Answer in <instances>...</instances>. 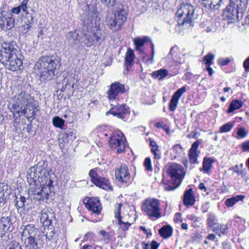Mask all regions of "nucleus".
I'll return each instance as SVG.
<instances>
[{"instance_id": "obj_1", "label": "nucleus", "mask_w": 249, "mask_h": 249, "mask_svg": "<svg viewBox=\"0 0 249 249\" xmlns=\"http://www.w3.org/2000/svg\"><path fill=\"white\" fill-rule=\"evenodd\" d=\"M47 166V162L41 160L30 167L27 172L28 194L36 201L49 203L54 198L53 181L48 172Z\"/></svg>"}, {"instance_id": "obj_2", "label": "nucleus", "mask_w": 249, "mask_h": 249, "mask_svg": "<svg viewBox=\"0 0 249 249\" xmlns=\"http://www.w3.org/2000/svg\"><path fill=\"white\" fill-rule=\"evenodd\" d=\"M8 108L14 114L27 115L28 121L35 118V109L38 110V103L25 88H21L16 92L10 98Z\"/></svg>"}, {"instance_id": "obj_3", "label": "nucleus", "mask_w": 249, "mask_h": 249, "mask_svg": "<svg viewBox=\"0 0 249 249\" xmlns=\"http://www.w3.org/2000/svg\"><path fill=\"white\" fill-rule=\"evenodd\" d=\"M23 59L15 41L6 42L0 40V62L7 69L13 71L21 70Z\"/></svg>"}, {"instance_id": "obj_4", "label": "nucleus", "mask_w": 249, "mask_h": 249, "mask_svg": "<svg viewBox=\"0 0 249 249\" xmlns=\"http://www.w3.org/2000/svg\"><path fill=\"white\" fill-rule=\"evenodd\" d=\"M60 58L55 55L44 56L39 58L35 64L38 75L43 81L52 80L56 71L60 67Z\"/></svg>"}, {"instance_id": "obj_5", "label": "nucleus", "mask_w": 249, "mask_h": 249, "mask_svg": "<svg viewBox=\"0 0 249 249\" xmlns=\"http://www.w3.org/2000/svg\"><path fill=\"white\" fill-rule=\"evenodd\" d=\"M117 0H101L107 7L113 9L114 12L112 16H108L107 19V24L110 29L116 31L121 29L123 23L126 20L127 13L122 4L116 6Z\"/></svg>"}, {"instance_id": "obj_6", "label": "nucleus", "mask_w": 249, "mask_h": 249, "mask_svg": "<svg viewBox=\"0 0 249 249\" xmlns=\"http://www.w3.org/2000/svg\"><path fill=\"white\" fill-rule=\"evenodd\" d=\"M247 2L243 0H230L229 4L223 12L229 19L242 18L246 10Z\"/></svg>"}, {"instance_id": "obj_7", "label": "nucleus", "mask_w": 249, "mask_h": 249, "mask_svg": "<svg viewBox=\"0 0 249 249\" xmlns=\"http://www.w3.org/2000/svg\"><path fill=\"white\" fill-rule=\"evenodd\" d=\"M195 8L188 3H182L178 8L176 16L178 18V24L187 27L194 26Z\"/></svg>"}, {"instance_id": "obj_8", "label": "nucleus", "mask_w": 249, "mask_h": 249, "mask_svg": "<svg viewBox=\"0 0 249 249\" xmlns=\"http://www.w3.org/2000/svg\"><path fill=\"white\" fill-rule=\"evenodd\" d=\"M159 200L155 198L146 199L143 203L142 210L150 217L157 219L161 216Z\"/></svg>"}, {"instance_id": "obj_9", "label": "nucleus", "mask_w": 249, "mask_h": 249, "mask_svg": "<svg viewBox=\"0 0 249 249\" xmlns=\"http://www.w3.org/2000/svg\"><path fill=\"white\" fill-rule=\"evenodd\" d=\"M109 114H112L125 122H129L132 119L129 107L125 104L118 105L111 108L106 113L107 115Z\"/></svg>"}, {"instance_id": "obj_10", "label": "nucleus", "mask_w": 249, "mask_h": 249, "mask_svg": "<svg viewBox=\"0 0 249 249\" xmlns=\"http://www.w3.org/2000/svg\"><path fill=\"white\" fill-rule=\"evenodd\" d=\"M167 173L177 186H179L185 175L182 166L176 163H171L167 169Z\"/></svg>"}, {"instance_id": "obj_11", "label": "nucleus", "mask_w": 249, "mask_h": 249, "mask_svg": "<svg viewBox=\"0 0 249 249\" xmlns=\"http://www.w3.org/2000/svg\"><path fill=\"white\" fill-rule=\"evenodd\" d=\"M109 143L111 148L116 149L118 153H122L125 151V143L123 133L120 131L112 133L109 137Z\"/></svg>"}, {"instance_id": "obj_12", "label": "nucleus", "mask_w": 249, "mask_h": 249, "mask_svg": "<svg viewBox=\"0 0 249 249\" xmlns=\"http://www.w3.org/2000/svg\"><path fill=\"white\" fill-rule=\"evenodd\" d=\"M126 90L124 85L119 82H115L110 86V89L107 91V97L109 100H119V95L125 93Z\"/></svg>"}, {"instance_id": "obj_13", "label": "nucleus", "mask_w": 249, "mask_h": 249, "mask_svg": "<svg viewBox=\"0 0 249 249\" xmlns=\"http://www.w3.org/2000/svg\"><path fill=\"white\" fill-rule=\"evenodd\" d=\"M15 18L12 13L5 11L0 13V27L5 31L9 30L15 26Z\"/></svg>"}, {"instance_id": "obj_14", "label": "nucleus", "mask_w": 249, "mask_h": 249, "mask_svg": "<svg viewBox=\"0 0 249 249\" xmlns=\"http://www.w3.org/2000/svg\"><path fill=\"white\" fill-rule=\"evenodd\" d=\"M83 203L86 208L92 212V214L99 215L101 213L102 206L98 198L88 197L84 199Z\"/></svg>"}, {"instance_id": "obj_15", "label": "nucleus", "mask_w": 249, "mask_h": 249, "mask_svg": "<svg viewBox=\"0 0 249 249\" xmlns=\"http://www.w3.org/2000/svg\"><path fill=\"white\" fill-rule=\"evenodd\" d=\"M54 213L52 209H44L41 213L40 222L44 227H53L56 224Z\"/></svg>"}, {"instance_id": "obj_16", "label": "nucleus", "mask_w": 249, "mask_h": 249, "mask_svg": "<svg viewBox=\"0 0 249 249\" xmlns=\"http://www.w3.org/2000/svg\"><path fill=\"white\" fill-rule=\"evenodd\" d=\"M89 174L91 178V181L96 186L104 190H107L110 187L108 180L105 178L99 176L97 173L96 168L90 170Z\"/></svg>"}, {"instance_id": "obj_17", "label": "nucleus", "mask_w": 249, "mask_h": 249, "mask_svg": "<svg viewBox=\"0 0 249 249\" xmlns=\"http://www.w3.org/2000/svg\"><path fill=\"white\" fill-rule=\"evenodd\" d=\"M116 178L123 183H128L130 181V175L128 172V167L125 164H121L115 171Z\"/></svg>"}, {"instance_id": "obj_18", "label": "nucleus", "mask_w": 249, "mask_h": 249, "mask_svg": "<svg viewBox=\"0 0 249 249\" xmlns=\"http://www.w3.org/2000/svg\"><path fill=\"white\" fill-rule=\"evenodd\" d=\"M186 91V87L183 86L174 93L169 103V108L170 111H174L176 110L179 99Z\"/></svg>"}, {"instance_id": "obj_19", "label": "nucleus", "mask_w": 249, "mask_h": 249, "mask_svg": "<svg viewBox=\"0 0 249 249\" xmlns=\"http://www.w3.org/2000/svg\"><path fill=\"white\" fill-rule=\"evenodd\" d=\"M12 215L2 217L0 219V234L2 236L6 232L11 231L13 227L11 221Z\"/></svg>"}, {"instance_id": "obj_20", "label": "nucleus", "mask_w": 249, "mask_h": 249, "mask_svg": "<svg viewBox=\"0 0 249 249\" xmlns=\"http://www.w3.org/2000/svg\"><path fill=\"white\" fill-rule=\"evenodd\" d=\"M40 232L38 229L34 225L29 224L24 226L21 233V237L25 238H37Z\"/></svg>"}, {"instance_id": "obj_21", "label": "nucleus", "mask_w": 249, "mask_h": 249, "mask_svg": "<svg viewBox=\"0 0 249 249\" xmlns=\"http://www.w3.org/2000/svg\"><path fill=\"white\" fill-rule=\"evenodd\" d=\"M167 58L179 64H182L184 62V59L180 56L178 48L177 46L171 48Z\"/></svg>"}, {"instance_id": "obj_22", "label": "nucleus", "mask_w": 249, "mask_h": 249, "mask_svg": "<svg viewBox=\"0 0 249 249\" xmlns=\"http://www.w3.org/2000/svg\"><path fill=\"white\" fill-rule=\"evenodd\" d=\"M196 201L194 194L192 188L186 190L183 196V204L188 207L192 206Z\"/></svg>"}, {"instance_id": "obj_23", "label": "nucleus", "mask_w": 249, "mask_h": 249, "mask_svg": "<svg viewBox=\"0 0 249 249\" xmlns=\"http://www.w3.org/2000/svg\"><path fill=\"white\" fill-rule=\"evenodd\" d=\"M135 55L133 51L130 48L127 49L125 55L124 65L127 71L129 70L132 67L134 63Z\"/></svg>"}, {"instance_id": "obj_24", "label": "nucleus", "mask_w": 249, "mask_h": 249, "mask_svg": "<svg viewBox=\"0 0 249 249\" xmlns=\"http://www.w3.org/2000/svg\"><path fill=\"white\" fill-rule=\"evenodd\" d=\"M22 24L23 33L24 34L27 33L33 24V18L32 16L30 15L24 18L22 20Z\"/></svg>"}, {"instance_id": "obj_25", "label": "nucleus", "mask_w": 249, "mask_h": 249, "mask_svg": "<svg viewBox=\"0 0 249 249\" xmlns=\"http://www.w3.org/2000/svg\"><path fill=\"white\" fill-rule=\"evenodd\" d=\"M8 186L5 183H0V207L3 206L6 202L5 195H9Z\"/></svg>"}, {"instance_id": "obj_26", "label": "nucleus", "mask_w": 249, "mask_h": 249, "mask_svg": "<svg viewBox=\"0 0 249 249\" xmlns=\"http://www.w3.org/2000/svg\"><path fill=\"white\" fill-rule=\"evenodd\" d=\"M148 41V38L147 37L142 38L136 37L133 40L134 44L135 46V49L140 53H143L142 47H143L145 43Z\"/></svg>"}, {"instance_id": "obj_27", "label": "nucleus", "mask_w": 249, "mask_h": 249, "mask_svg": "<svg viewBox=\"0 0 249 249\" xmlns=\"http://www.w3.org/2000/svg\"><path fill=\"white\" fill-rule=\"evenodd\" d=\"M214 161V160L212 158L204 157L202 163V169L200 168V170L203 171L205 173L209 174L212 164Z\"/></svg>"}, {"instance_id": "obj_28", "label": "nucleus", "mask_w": 249, "mask_h": 249, "mask_svg": "<svg viewBox=\"0 0 249 249\" xmlns=\"http://www.w3.org/2000/svg\"><path fill=\"white\" fill-rule=\"evenodd\" d=\"M37 238H25L24 244L26 249H41L36 241Z\"/></svg>"}, {"instance_id": "obj_29", "label": "nucleus", "mask_w": 249, "mask_h": 249, "mask_svg": "<svg viewBox=\"0 0 249 249\" xmlns=\"http://www.w3.org/2000/svg\"><path fill=\"white\" fill-rule=\"evenodd\" d=\"M222 1L223 0H212L210 2L204 3V7L212 11L217 10L223 3Z\"/></svg>"}, {"instance_id": "obj_30", "label": "nucleus", "mask_w": 249, "mask_h": 249, "mask_svg": "<svg viewBox=\"0 0 249 249\" xmlns=\"http://www.w3.org/2000/svg\"><path fill=\"white\" fill-rule=\"evenodd\" d=\"M243 104L241 100L235 99L233 100L230 104L227 112L229 113L233 112L234 110L240 108Z\"/></svg>"}, {"instance_id": "obj_31", "label": "nucleus", "mask_w": 249, "mask_h": 249, "mask_svg": "<svg viewBox=\"0 0 249 249\" xmlns=\"http://www.w3.org/2000/svg\"><path fill=\"white\" fill-rule=\"evenodd\" d=\"M244 198L245 196L244 195H237L227 199L225 202V204L227 207H231L233 206L238 201L242 200Z\"/></svg>"}, {"instance_id": "obj_32", "label": "nucleus", "mask_w": 249, "mask_h": 249, "mask_svg": "<svg viewBox=\"0 0 249 249\" xmlns=\"http://www.w3.org/2000/svg\"><path fill=\"white\" fill-rule=\"evenodd\" d=\"M159 231L161 236L167 238L172 235V229L170 226H165L160 228Z\"/></svg>"}, {"instance_id": "obj_33", "label": "nucleus", "mask_w": 249, "mask_h": 249, "mask_svg": "<svg viewBox=\"0 0 249 249\" xmlns=\"http://www.w3.org/2000/svg\"><path fill=\"white\" fill-rule=\"evenodd\" d=\"M207 223L209 227L213 228L217 225V219L215 215L213 213H209L207 219Z\"/></svg>"}, {"instance_id": "obj_34", "label": "nucleus", "mask_w": 249, "mask_h": 249, "mask_svg": "<svg viewBox=\"0 0 249 249\" xmlns=\"http://www.w3.org/2000/svg\"><path fill=\"white\" fill-rule=\"evenodd\" d=\"M51 231L48 232H47L46 234V239L49 241H52L53 242H56L57 240V234L54 231L53 227H49L48 228Z\"/></svg>"}, {"instance_id": "obj_35", "label": "nucleus", "mask_w": 249, "mask_h": 249, "mask_svg": "<svg viewBox=\"0 0 249 249\" xmlns=\"http://www.w3.org/2000/svg\"><path fill=\"white\" fill-rule=\"evenodd\" d=\"M168 74V71L166 69H161L157 71L153 72L152 76L155 78H158L159 80L165 77Z\"/></svg>"}, {"instance_id": "obj_36", "label": "nucleus", "mask_w": 249, "mask_h": 249, "mask_svg": "<svg viewBox=\"0 0 249 249\" xmlns=\"http://www.w3.org/2000/svg\"><path fill=\"white\" fill-rule=\"evenodd\" d=\"M89 36L91 39L93 41L94 43H97L100 40L102 35L101 31L99 30L96 33L92 32Z\"/></svg>"}, {"instance_id": "obj_37", "label": "nucleus", "mask_w": 249, "mask_h": 249, "mask_svg": "<svg viewBox=\"0 0 249 249\" xmlns=\"http://www.w3.org/2000/svg\"><path fill=\"white\" fill-rule=\"evenodd\" d=\"M64 120L58 116H55L53 119V124L56 127L62 128L64 126Z\"/></svg>"}, {"instance_id": "obj_38", "label": "nucleus", "mask_w": 249, "mask_h": 249, "mask_svg": "<svg viewBox=\"0 0 249 249\" xmlns=\"http://www.w3.org/2000/svg\"><path fill=\"white\" fill-rule=\"evenodd\" d=\"M118 224L119 225V230L121 231H125L128 229L131 224L128 222H124L122 220V218L118 219Z\"/></svg>"}, {"instance_id": "obj_39", "label": "nucleus", "mask_w": 249, "mask_h": 249, "mask_svg": "<svg viewBox=\"0 0 249 249\" xmlns=\"http://www.w3.org/2000/svg\"><path fill=\"white\" fill-rule=\"evenodd\" d=\"M214 58V55L213 53H209L204 57L202 60L206 66H210L213 64Z\"/></svg>"}, {"instance_id": "obj_40", "label": "nucleus", "mask_w": 249, "mask_h": 249, "mask_svg": "<svg viewBox=\"0 0 249 249\" xmlns=\"http://www.w3.org/2000/svg\"><path fill=\"white\" fill-rule=\"evenodd\" d=\"M18 198L17 197L15 200V206L17 207L18 209L19 208H24L25 206V203L26 202V198L23 196H20L19 200H17Z\"/></svg>"}, {"instance_id": "obj_41", "label": "nucleus", "mask_w": 249, "mask_h": 249, "mask_svg": "<svg viewBox=\"0 0 249 249\" xmlns=\"http://www.w3.org/2000/svg\"><path fill=\"white\" fill-rule=\"evenodd\" d=\"M198 153L196 152H193L189 151V162L191 164H196L197 163V157H198Z\"/></svg>"}, {"instance_id": "obj_42", "label": "nucleus", "mask_w": 249, "mask_h": 249, "mask_svg": "<svg viewBox=\"0 0 249 249\" xmlns=\"http://www.w3.org/2000/svg\"><path fill=\"white\" fill-rule=\"evenodd\" d=\"M233 126L232 123L228 122L226 124L223 125L220 128L221 133H225L230 131Z\"/></svg>"}, {"instance_id": "obj_43", "label": "nucleus", "mask_w": 249, "mask_h": 249, "mask_svg": "<svg viewBox=\"0 0 249 249\" xmlns=\"http://www.w3.org/2000/svg\"><path fill=\"white\" fill-rule=\"evenodd\" d=\"M143 165L145 167V170L147 171H152L153 168L152 166L151 159L149 157H147L145 159Z\"/></svg>"}, {"instance_id": "obj_44", "label": "nucleus", "mask_w": 249, "mask_h": 249, "mask_svg": "<svg viewBox=\"0 0 249 249\" xmlns=\"http://www.w3.org/2000/svg\"><path fill=\"white\" fill-rule=\"evenodd\" d=\"M219 228L220 229L219 233V236H222L224 235H227L228 233V227L227 224H220Z\"/></svg>"}, {"instance_id": "obj_45", "label": "nucleus", "mask_w": 249, "mask_h": 249, "mask_svg": "<svg viewBox=\"0 0 249 249\" xmlns=\"http://www.w3.org/2000/svg\"><path fill=\"white\" fill-rule=\"evenodd\" d=\"M151 151L152 153L154 155V158L155 159H159L160 158L161 154L158 145L151 148Z\"/></svg>"}, {"instance_id": "obj_46", "label": "nucleus", "mask_w": 249, "mask_h": 249, "mask_svg": "<svg viewBox=\"0 0 249 249\" xmlns=\"http://www.w3.org/2000/svg\"><path fill=\"white\" fill-rule=\"evenodd\" d=\"M155 126L159 128H161L166 132L167 134L170 133V129L169 127L162 122H160L155 124Z\"/></svg>"}, {"instance_id": "obj_47", "label": "nucleus", "mask_w": 249, "mask_h": 249, "mask_svg": "<svg viewBox=\"0 0 249 249\" xmlns=\"http://www.w3.org/2000/svg\"><path fill=\"white\" fill-rule=\"evenodd\" d=\"M200 27L207 32H209L212 31L211 28L210 26V23L208 21L201 22Z\"/></svg>"}, {"instance_id": "obj_48", "label": "nucleus", "mask_w": 249, "mask_h": 249, "mask_svg": "<svg viewBox=\"0 0 249 249\" xmlns=\"http://www.w3.org/2000/svg\"><path fill=\"white\" fill-rule=\"evenodd\" d=\"M201 142H202V140H198L195 141L192 144L191 148L190 149L189 151L193 152H196V153H197V149L198 148L199 145L200 144V143H201Z\"/></svg>"}, {"instance_id": "obj_49", "label": "nucleus", "mask_w": 249, "mask_h": 249, "mask_svg": "<svg viewBox=\"0 0 249 249\" xmlns=\"http://www.w3.org/2000/svg\"><path fill=\"white\" fill-rule=\"evenodd\" d=\"M237 134L238 135V138H245L247 135V133L244 127L238 128Z\"/></svg>"}, {"instance_id": "obj_50", "label": "nucleus", "mask_w": 249, "mask_h": 249, "mask_svg": "<svg viewBox=\"0 0 249 249\" xmlns=\"http://www.w3.org/2000/svg\"><path fill=\"white\" fill-rule=\"evenodd\" d=\"M123 204L122 203H117L116 205V210L115 211L114 213H115V217L117 218L118 219L119 218H122L121 216V209L122 206Z\"/></svg>"}, {"instance_id": "obj_51", "label": "nucleus", "mask_w": 249, "mask_h": 249, "mask_svg": "<svg viewBox=\"0 0 249 249\" xmlns=\"http://www.w3.org/2000/svg\"><path fill=\"white\" fill-rule=\"evenodd\" d=\"M231 62V59L228 58H220L218 60V63L222 66L227 65Z\"/></svg>"}, {"instance_id": "obj_52", "label": "nucleus", "mask_w": 249, "mask_h": 249, "mask_svg": "<svg viewBox=\"0 0 249 249\" xmlns=\"http://www.w3.org/2000/svg\"><path fill=\"white\" fill-rule=\"evenodd\" d=\"M188 219L192 221L194 223H198L200 221V218L199 217L196 216V215L191 214H189L187 216Z\"/></svg>"}, {"instance_id": "obj_53", "label": "nucleus", "mask_w": 249, "mask_h": 249, "mask_svg": "<svg viewBox=\"0 0 249 249\" xmlns=\"http://www.w3.org/2000/svg\"><path fill=\"white\" fill-rule=\"evenodd\" d=\"M8 249H21V247L18 242L14 241L9 245Z\"/></svg>"}, {"instance_id": "obj_54", "label": "nucleus", "mask_w": 249, "mask_h": 249, "mask_svg": "<svg viewBox=\"0 0 249 249\" xmlns=\"http://www.w3.org/2000/svg\"><path fill=\"white\" fill-rule=\"evenodd\" d=\"M241 148L243 152H249V140L242 143Z\"/></svg>"}, {"instance_id": "obj_55", "label": "nucleus", "mask_w": 249, "mask_h": 249, "mask_svg": "<svg viewBox=\"0 0 249 249\" xmlns=\"http://www.w3.org/2000/svg\"><path fill=\"white\" fill-rule=\"evenodd\" d=\"M200 135V133L196 131H193L190 134H188L187 137L188 138L191 139L194 138L196 139L199 137Z\"/></svg>"}, {"instance_id": "obj_56", "label": "nucleus", "mask_w": 249, "mask_h": 249, "mask_svg": "<svg viewBox=\"0 0 249 249\" xmlns=\"http://www.w3.org/2000/svg\"><path fill=\"white\" fill-rule=\"evenodd\" d=\"M71 36V37L73 38L74 40V43L75 44H78L80 41V38L78 36V34L75 32H71L70 33Z\"/></svg>"}, {"instance_id": "obj_57", "label": "nucleus", "mask_w": 249, "mask_h": 249, "mask_svg": "<svg viewBox=\"0 0 249 249\" xmlns=\"http://www.w3.org/2000/svg\"><path fill=\"white\" fill-rule=\"evenodd\" d=\"M173 150L174 152H175L177 154H180L182 151V148L180 144H177L173 146Z\"/></svg>"}, {"instance_id": "obj_58", "label": "nucleus", "mask_w": 249, "mask_h": 249, "mask_svg": "<svg viewBox=\"0 0 249 249\" xmlns=\"http://www.w3.org/2000/svg\"><path fill=\"white\" fill-rule=\"evenodd\" d=\"M238 166L237 165H235L233 167V170L235 172L237 173L239 175H241L242 176H244L246 174V171L242 170H238Z\"/></svg>"}, {"instance_id": "obj_59", "label": "nucleus", "mask_w": 249, "mask_h": 249, "mask_svg": "<svg viewBox=\"0 0 249 249\" xmlns=\"http://www.w3.org/2000/svg\"><path fill=\"white\" fill-rule=\"evenodd\" d=\"M100 233L103 235L104 237H105V240L108 241L110 239V234L107 232H106L105 231H100Z\"/></svg>"}, {"instance_id": "obj_60", "label": "nucleus", "mask_w": 249, "mask_h": 249, "mask_svg": "<svg viewBox=\"0 0 249 249\" xmlns=\"http://www.w3.org/2000/svg\"><path fill=\"white\" fill-rule=\"evenodd\" d=\"M243 67L246 72L249 71V56L244 61Z\"/></svg>"}, {"instance_id": "obj_61", "label": "nucleus", "mask_w": 249, "mask_h": 249, "mask_svg": "<svg viewBox=\"0 0 249 249\" xmlns=\"http://www.w3.org/2000/svg\"><path fill=\"white\" fill-rule=\"evenodd\" d=\"M85 43L88 47L91 46L94 43L92 40L91 39L89 36L87 37V39L85 41Z\"/></svg>"}, {"instance_id": "obj_62", "label": "nucleus", "mask_w": 249, "mask_h": 249, "mask_svg": "<svg viewBox=\"0 0 249 249\" xmlns=\"http://www.w3.org/2000/svg\"><path fill=\"white\" fill-rule=\"evenodd\" d=\"M150 249H158L159 247V244L155 240L151 242L150 244Z\"/></svg>"}, {"instance_id": "obj_63", "label": "nucleus", "mask_w": 249, "mask_h": 249, "mask_svg": "<svg viewBox=\"0 0 249 249\" xmlns=\"http://www.w3.org/2000/svg\"><path fill=\"white\" fill-rule=\"evenodd\" d=\"M140 228L141 230H142L144 232V233L145 234H146L147 235V236L152 235V233H151L150 230H149V231H148L146 229V228L144 226H141L140 227Z\"/></svg>"}, {"instance_id": "obj_64", "label": "nucleus", "mask_w": 249, "mask_h": 249, "mask_svg": "<svg viewBox=\"0 0 249 249\" xmlns=\"http://www.w3.org/2000/svg\"><path fill=\"white\" fill-rule=\"evenodd\" d=\"M219 227H220V224H219L218 223L217 225H216V226H214V227L211 228L213 229V231L215 232L219 235V233L220 232V229L219 228Z\"/></svg>"}]
</instances>
